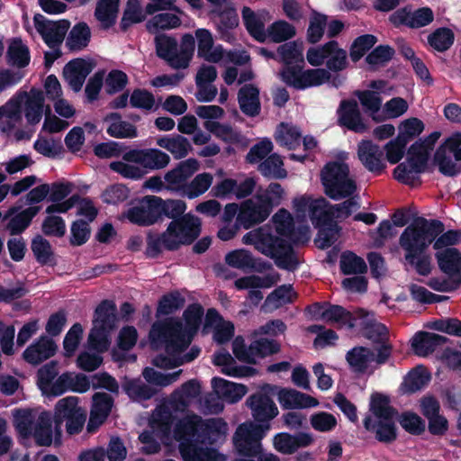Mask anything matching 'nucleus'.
<instances>
[{"instance_id": "22", "label": "nucleus", "mask_w": 461, "mask_h": 461, "mask_svg": "<svg viewBox=\"0 0 461 461\" xmlns=\"http://www.w3.org/2000/svg\"><path fill=\"white\" fill-rule=\"evenodd\" d=\"M439 268L446 273L452 285H461V253L456 248H447L436 253Z\"/></svg>"}, {"instance_id": "18", "label": "nucleus", "mask_w": 461, "mask_h": 461, "mask_svg": "<svg viewBox=\"0 0 461 461\" xmlns=\"http://www.w3.org/2000/svg\"><path fill=\"white\" fill-rule=\"evenodd\" d=\"M200 164L195 158H188L179 162L174 168L165 174L166 189L183 191L186 181L199 169Z\"/></svg>"}, {"instance_id": "52", "label": "nucleus", "mask_w": 461, "mask_h": 461, "mask_svg": "<svg viewBox=\"0 0 461 461\" xmlns=\"http://www.w3.org/2000/svg\"><path fill=\"white\" fill-rule=\"evenodd\" d=\"M295 290H273L266 298L261 309L264 312L273 311L293 302L296 297Z\"/></svg>"}, {"instance_id": "47", "label": "nucleus", "mask_w": 461, "mask_h": 461, "mask_svg": "<svg viewBox=\"0 0 461 461\" xmlns=\"http://www.w3.org/2000/svg\"><path fill=\"white\" fill-rule=\"evenodd\" d=\"M123 391L133 401L151 399L158 391L140 379H129L122 384Z\"/></svg>"}, {"instance_id": "28", "label": "nucleus", "mask_w": 461, "mask_h": 461, "mask_svg": "<svg viewBox=\"0 0 461 461\" xmlns=\"http://www.w3.org/2000/svg\"><path fill=\"white\" fill-rule=\"evenodd\" d=\"M203 419L198 415H193L180 420L175 427L174 436L180 443L200 442V434Z\"/></svg>"}, {"instance_id": "35", "label": "nucleus", "mask_w": 461, "mask_h": 461, "mask_svg": "<svg viewBox=\"0 0 461 461\" xmlns=\"http://www.w3.org/2000/svg\"><path fill=\"white\" fill-rule=\"evenodd\" d=\"M22 122V111L14 97L0 106V131L9 136Z\"/></svg>"}, {"instance_id": "3", "label": "nucleus", "mask_w": 461, "mask_h": 461, "mask_svg": "<svg viewBox=\"0 0 461 461\" xmlns=\"http://www.w3.org/2000/svg\"><path fill=\"white\" fill-rule=\"evenodd\" d=\"M122 161H113L109 167L125 178L140 179L147 172L160 170L170 163V157L158 149H134L122 155Z\"/></svg>"}, {"instance_id": "16", "label": "nucleus", "mask_w": 461, "mask_h": 461, "mask_svg": "<svg viewBox=\"0 0 461 461\" xmlns=\"http://www.w3.org/2000/svg\"><path fill=\"white\" fill-rule=\"evenodd\" d=\"M389 20L395 26L405 25L411 29H419L431 23L434 14L429 7H421L415 11L404 7L393 13Z\"/></svg>"}, {"instance_id": "19", "label": "nucleus", "mask_w": 461, "mask_h": 461, "mask_svg": "<svg viewBox=\"0 0 461 461\" xmlns=\"http://www.w3.org/2000/svg\"><path fill=\"white\" fill-rule=\"evenodd\" d=\"M58 350V346L53 339L41 335L32 343L23 353V359L34 366L53 357Z\"/></svg>"}, {"instance_id": "17", "label": "nucleus", "mask_w": 461, "mask_h": 461, "mask_svg": "<svg viewBox=\"0 0 461 461\" xmlns=\"http://www.w3.org/2000/svg\"><path fill=\"white\" fill-rule=\"evenodd\" d=\"M158 196H145L137 205L129 209L126 217L134 224L149 226L160 219Z\"/></svg>"}, {"instance_id": "38", "label": "nucleus", "mask_w": 461, "mask_h": 461, "mask_svg": "<svg viewBox=\"0 0 461 461\" xmlns=\"http://www.w3.org/2000/svg\"><path fill=\"white\" fill-rule=\"evenodd\" d=\"M179 452L184 461H218L217 450L203 447L200 442L180 443Z\"/></svg>"}, {"instance_id": "12", "label": "nucleus", "mask_w": 461, "mask_h": 461, "mask_svg": "<svg viewBox=\"0 0 461 461\" xmlns=\"http://www.w3.org/2000/svg\"><path fill=\"white\" fill-rule=\"evenodd\" d=\"M371 341H379L387 332L384 324L377 321L375 313L364 308H356L349 312V323L346 327Z\"/></svg>"}, {"instance_id": "62", "label": "nucleus", "mask_w": 461, "mask_h": 461, "mask_svg": "<svg viewBox=\"0 0 461 461\" xmlns=\"http://www.w3.org/2000/svg\"><path fill=\"white\" fill-rule=\"evenodd\" d=\"M339 267L341 271L346 275L363 274L367 268L364 259L350 251H346L341 254Z\"/></svg>"}, {"instance_id": "4", "label": "nucleus", "mask_w": 461, "mask_h": 461, "mask_svg": "<svg viewBox=\"0 0 461 461\" xmlns=\"http://www.w3.org/2000/svg\"><path fill=\"white\" fill-rule=\"evenodd\" d=\"M246 245H253L263 255L275 260L277 267L294 270L298 260L292 247L283 239L276 237L264 228H258L246 233L242 238Z\"/></svg>"}, {"instance_id": "13", "label": "nucleus", "mask_w": 461, "mask_h": 461, "mask_svg": "<svg viewBox=\"0 0 461 461\" xmlns=\"http://www.w3.org/2000/svg\"><path fill=\"white\" fill-rule=\"evenodd\" d=\"M267 431L260 426L240 424L233 436V444L240 456L256 457L261 453L260 440L265 437Z\"/></svg>"}, {"instance_id": "29", "label": "nucleus", "mask_w": 461, "mask_h": 461, "mask_svg": "<svg viewBox=\"0 0 461 461\" xmlns=\"http://www.w3.org/2000/svg\"><path fill=\"white\" fill-rule=\"evenodd\" d=\"M447 338L428 331H418L411 339V348L415 355L427 357L433 353L437 347L447 342Z\"/></svg>"}, {"instance_id": "56", "label": "nucleus", "mask_w": 461, "mask_h": 461, "mask_svg": "<svg viewBox=\"0 0 461 461\" xmlns=\"http://www.w3.org/2000/svg\"><path fill=\"white\" fill-rule=\"evenodd\" d=\"M213 176L210 173H201L185 186L184 195L189 199L196 198L203 194L212 185Z\"/></svg>"}, {"instance_id": "25", "label": "nucleus", "mask_w": 461, "mask_h": 461, "mask_svg": "<svg viewBox=\"0 0 461 461\" xmlns=\"http://www.w3.org/2000/svg\"><path fill=\"white\" fill-rule=\"evenodd\" d=\"M39 211L40 206H31L20 212H17V208L11 207L3 218L4 221H8L5 230L12 236H18L29 227Z\"/></svg>"}, {"instance_id": "61", "label": "nucleus", "mask_w": 461, "mask_h": 461, "mask_svg": "<svg viewBox=\"0 0 461 461\" xmlns=\"http://www.w3.org/2000/svg\"><path fill=\"white\" fill-rule=\"evenodd\" d=\"M158 204L160 217L165 215L166 217L172 219V221L177 220L185 214L186 210V203L185 201L180 199H167L163 200L158 197Z\"/></svg>"}, {"instance_id": "20", "label": "nucleus", "mask_w": 461, "mask_h": 461, "mask_svg": "<svg viewBox=\"0 0 461 461\" xmlns=\"http://www.w3.org/2000/svg\"><path fill=\"white\" fill-rule=\"evenodd\" d=\"M394 418L387 420L373 419L371 415H366L363 420L364 428L375 434V438L383 444H392L397 438V427L394 423Z\"/></svg>"}, {"instance_id": "26", "label": "nucleus", "mask_w": 461, "mask_h": 461, "mask_svg": "<svg viewBox=\"0 0 461 461\" xmlns=\"http://www.w3.org/2000/svg\"><path fill=\"white\" fill-rule=\"evenodd\" d=\"M197 41V56L207 62L218 63L224 57L221 45L214 46L212 33L206 29H197L194 32Z\"/></svg>"}, {"instance_id": "42", "label": "nucleus", "mask_w": 461, "mask_h": 461, "mask_svg": "<svg viewBox=\"0 0 461 461\" xmlns=\"http://www.w3.org/2000/svg\"><path fill=\"white\" fill-rule=\"evenodd\" d=\"M310 218L316 226L326 225L333 221L335 218L334 206L330 204L325 198L312 201Z\"/></svg>"}, {"instance_id": "41", "label": "nucleus", "mask_w": 461, "mask_h": 461, "mask_svg": "<svg viewBox=\"0 0 461 461\" xmlns=\"http://www.w3.org/2000/svg\"><path fill=\"white\" fill-rule=\"evenodd\" d=\"M157 144L169 151L176 159L186 157L192 149L189 140L182 135L159 138Z\"/></svg>"}, {"instance_id": "23", "label": "nucleus", "mask_w": 461, "mask_h": 461, "mask_svg": "<svg viewBox=\"0 0 461 461\" xmlns=\"http://www.w3.org/2000/svg\"><path fill=\"white\" fill-rule=\"evenodd\" d=\"M269 206L262 201L249 199L245 201L238 215L239 221L244 228L249 229L255 224L264 221L271 213Z\"/></svg>"}, {"instance_id": "10", "label": "nucleus", "mask_w": 461, "mask_h": 461, "mask_svg": "<svg viewBox=\"0 0 461 461\" xmlns=\"http://www.w3.org/2000/svg\"><path fill=\"white\" fill-rule=\"evenodd\" d=\"M325 194L331 199L339 200L351 196L357 190L354 178L349 174L348 166L342 162H330L321 172Z\"/></svg>"}, {"instance_id": "33", "label": "nucleus", "mask_w": 461, "mask_h": 461, "mask_svg": "<svg viewBox=\"0 0 461 461\" xmlns=\"http://www.w3.org/2000/svg\"><path fill=\"white\" fill-rule=\"evenodd\" d=\"M92 68L84 59H75L70 61L64 68V77L75 92L81 90L82 86L90 74Z\"/></svg>"}, {"instance_id": "40", "label": "nucleus", "mask_w": 461, "mask_h": 461, "mask_svg": "<svg viewBox=\"0 0 461 461\" xmlns=\"http://www.w3.org/2000/svg\"><path fill=\"white\" fill-rule=\"evenodd\" d=\"M109 122L107 133L117 139H132L137 137V129L131 123L122 121L121 115L117 113H112L105 117Z\"/></svg>"}, {"instance_id": "48", "label": "nucleus", "mask_w": 461, "mask_h": 461, "mask_svg": "<svg viewBox=\"0 0 461 461\" xmlns=\"http://www.w3.org/2000/svg\"><path fill=\"white\" fill-rule=\"evenodd\" d=\"M279 275L271 270L267 274L260 276H249L236 280L237 288H269L276 285Z\"/></svg>"}, {"instance_id": "53", "label": "nucleus", "mask_w": 461, "mask_h": 461, "mask_svg": "<svg viewBox=\"0 0 461 461\" xmlns=\"http://www.w3.org/2000/svg\"><path fill=\"white\" fill-rule=\"evenodd\" d=\"M258 170L263 176L270 178L282 179L287 176L283 160L277 154L268 156L258 165Z\"/></svg>"}, {"instance_id": "59", "label": "nucleus", "mask_w": 461, "mask_h": 461, "mask_svg": "<svg viewBox=\"0 0 461 461\" xmlns=\"http://www.w3.org/2000/svg\"><path fill=\"white\" fill-rule=\"evenodd\" d=\"M145 14L139 0H129L121 20L120 27L125 32L134 23L142 22Z\"/></svg>"}, {"instance_id": "31", "label": "nucleus", "mask_w": 461, "mask_h": 461, "mask_svg": "<svg viewBox=\"0 0 461 461\" xmlns=\"http://www.w3.org/2000/svg\"><path fill=\"white\" fill-rule=\"evenodd\" d=\"M200 429V443L212 446L224 438L228 425L221 418H212L203 420Z\"/></svg>"}, {"instance_id": "37", "label": "nucleus", "mask_w": 461, "mask_h": 461, "mask_svg": "<svg viewBox=\"0 0 461 461\" xmlns=\"http://www.w3.org/2000/svg\"><path fill=\"white\" fill-rule=\"evenodd\" d=\"M52 415L49 411H42L32 429V437L39 447H50L53 441Z\"/></svg>"}, {"instance_id": "64", "label": "nucleus", "mask_w": 461, "mask_h": 461, "mask_svg": "<svg viewBox=\"0 0 461 461\" xmlns=\"http://www.w3.org/2000/svg\"><path fill=\"white\" fill-rule=\"evenodd\" d=\"M399 423L406 432L414 436L421 435L426 429L425 420L413 411H403Z\"/></svg>"}, {"instance_id": "55", "label": "nucleus", "mask_w": 461, "mask_h": 461, "mask_svg": "<svg viewBox=\"0 0 461 461\" xmlns=\"http://www.w3.org/2000/svg\"><path fill=\"white\" fill-rule=\"evenodd\" d=\"M276 230L282 236L289 237L294 242H298L301 239L295 236L294 232V219L291 213L285 209H280L272 218Z\"/></svg>"}, {"instance_id": "24", "label": "nucleus", "mask_w": 461, "mask_h": 461, "mask_svg": "<svg viewBox=\"0 0 461 461\" xmlns=\"http://www.w3.org/2000/svg\"><path fill=\"white\" fill-rule=\"evenodd\" d=\"M312 442V436L306 432H299L295 435H291L287 432H280L275 435L273 439L276 450L285 455L294 454L299 448L306 447Z\"/></svg>"}, {"instance_id": "1", "label": "nucleus", "mask_w": 461, "mask_h": 461, "mask_svg": "<svg viewBox=\"0 0 461 461\" xmlns=\"http://www.w3.org/2000/svg\"><path fill=\"white\" fill-rule=\"evenodd\" d=\"M201 230V219L192 213H185L171 221L161 234L148 235L147 253L154 258L163 249L176 250L183 245H189L199 237Z\"/></svg>"}, {"instance_id": "63", "label": "nucleus", "mask_w": 461, "mask_h": 461, "mask_svg": "<svg viewBox=\"0 0 461 461\" xmlns=\"http://www.w3.org/2000/svg\"><path fill=\"white\" fill-rule=\"evenodd\" d=\"M321 229L314 240L316 246L321 249H325L332 246L339 237V227L334 221L326 225H320Z\"/></svg>"}, {"instance_id": "39", "label": "nucleus", "mask_w": 461, "mask_h": 461, "mask_svg": "<svg viewBox=\"0 0 461 461\" xmlns=\"http://www.w3.org/2000/svg\"><path fill=\"white\" fill-rule=\"evenodd\" d=\"M119 11V0H98L95 17L104 30L111 28L116 22Z\"/></svg>"}, {"instance_id": "8", "label": "nucleus", "mask_w": 461, "mask_h": 461, "mask_svg": "<svg viewBox=\"0 0 461 461\" xmlns=\"http://www.w3.org/2000/svg\"><path fill=\"white\" fill-rule=\"evenodd\" d=\"M116 305L113 301L104 300L95 308L93 327L88 336L91 348L103 353L111 345V333L117 328Z\"/></svg>"}, {"instance_id": "21", "label": "nucleus", "mask_w": 461, "mask_h": 461, "mask_svg": "<svg viewBox=\"0 0 461 461\" xmlns=\"http://www.w3.org/2000/svg\"><path fill=\"white\" fill-rule=\"evenodd\" d=\"M338 113L339 123L348 130L357 133H362L368 130V126L364 122L358 104L355 100L342 101Z\"/></svg>"}, {"instance_id": "2", "label": "nucleus", "mask_w": 461, "mask_h": 461, "mask_svg": "<svg viewBox=\"0 0 461 461\" xmlns=\"http://www.w3.org/2000/svg\"><path fill=\"white\" fill-rule=\"evenodd\" d=\"M325 68H311L300 70L296 68H286L281 72L282 80L295 89H305L319 86L330 81V71L339 72L348 66L347 51L339 48L335 41H330Z\"/></svg>"}, {"instance_id": "49", "label": "nucleus", "mask_w": 461, "mask_h": 461, "mask_svg": "<svg viewBox=\"0 0 461 461\" xmlns=\"http://www.w3.org/2000/svg\"><path fill=\"white\" fill-rule=\"evenodd\" d=\"M90 38L89 26L86 23H79L69 32L66 45L70 50H80L88 45Z\"/></svg>"}, {"instance_id": "51", "label": "nucleus", "mask_w": 461, "mask_h": 461, "mask_svg": "<svg viewBox=\"0 0 461 461\" xmlns=\"http://www.w3.org/2000/svg\"><path fill=\"white\" fill-rule=\"evenodd\" d=\"M430 380V375L420 366L409 372L402 383L403 390L407 393H414L421 390Z\"/></svg>"}, {"instance_id": "57", "label": "nucleus", "mask_w": 461, "mask_h": 461, "mask_svg": "<svg viewBox=\"0 0 461 461\" xmlns=\"http://www.w3.org/2000/svg\"><path fill=\"white\" fill-rule=\"evenodd\" d=\"M242 18L249 32L258 41H263L266 39V32L261 17L249 7L244 6Z\"/></svg>"}, {"instance_id": "27", "label": "nucleus", "mask_w": 461, "mask_h": 461, "mask_svg": "<svg viewBox=\"0 0 461 461\" xmlns=\"http://www.w3.org/2000/svg\"><path fill=\"white\" fill-rule=\"evenodd\" d=\"M357 156L362 164L371 172L381 173L385 167L383 150L371 140L359 142Z\"/></svg>"}, {"instance_id": "54", "label": "nucleus", "mask_w": 461, "mask_h": 461, "mask_svg": "<svg viewBox=\"0 0 461 461\" xmlns=\"http://www.w3.org/2000/svg\"><path fill=\"white\" fill-rule=\"evenodd\" d=\"M449 153L446 149V146H439L434 155V163L438 166V170L445 176H454L460 171V167L456 163Z\"/></svg>"}, {"instance_id": "50", "label": "nucleus", "mask_w": 461, "mask_h": 461, "mask_svg": "<svg viewBox=\"0 0 461 461\" xmlns=\"http://www.w3.org/2000/svg\"><path fill=\"white\" fill-rule=\"evenodd\" d=\"M7 62L9 65L23 68L30 62V52L26 45L19 39L11 41L7 50Z\"/></svg>"}, {"instance_id": "11", "label": "nucleus", "mask_w": 461, "mask_h": 461, "mask_svg": "<svg viewBox=\"0 0 461 461\" xmlns=\"http://www.w3.org/2000/svg\"><path fill=\"white\" fill-rule=\"evenodd\" d=\"M272 391V386L267 384L259 391L249 395L246 400V404L251 411V415L255 420L254 426H260L266 431L270 429V421L279 413L278 408L271 396Z\"/></svg>"}, {"instance_id": "45", "label": "nucleus", "mask_w": 461, "mask_h": 461, "mask_svg": "<svg viewBox=\"0 0 461 461\" xmlns=\"http://www.w3.org/2000/svg\"><path fill=\"white\" fill-rule=\"evenodd\" d=\"M225 263L230 267L237 269H257L259 267L250 251L247 249H235L225 255Z\"/></svg>"}, {"instance_id": "7", "label": "nucleus", "mask_w": 461, "mask_h": 461, "mask_svg": "<svg viewBox=\"0 0 461 461\" xmlns=\"http://www.w3.org/2000/svg\"><path fill=\"white\" fill-rule=\"evenodd\" d=\"M149 336L154 348L164 347L167 354L171 356L184 352L192 341V337L184 330L182 323L173 319L153 323Z\"/></svg>"}, {"instance_id": "34", "label": "nucleus", "mask_w": 461, "mask_h": 461, "mask_svg": "<svg viewBox=\"0 0 461 461\" xmlns=\"http://www.w3.org/2000/svg\"><path fill=\"white\" fill-rule=\"evenodd\" d=\"M238 102L244 114L250 117L259 114L261 110L259 90L254 85H245L239 90Z\"/></svg>"}, {"instance_id": "30", "label": "nucleus", "mask_w": 461, "mask_h": 461, "mask_svg": "<svg viewBox=\"0 0 461 461\" xmlns=\"http://www.w3.org/2000/svg\"><path fill=\"white\" fill-rule=\"evenodd\" d=\"M82 407L78 406V399L75 396H68L60 399L55 405L52 420L55 425L56 441L61 436V426L63 422L68 420Z\"/></svg>"}, {"instance_id": "5", "label": "nucleus", "mask_w": 461, "mask_h": 461, "mask_svg": "<svg viewBox=\"0 0 461 461\" xmlns=\"http://www.w3.org/2000/svg\"><path fill=\"white\" fill-rule=\"evenodd\" d=\"M443 230L444 226L438 221H429L423 218L416 219L399 238V244L405 251V260L413 262L418 256L423 254Z\"/></svg>"}, {"instance_id": "15", "label": "nucleus", "mask_w": 461, "mask_h": 461, "mask_svg": "<svg viewBox=\"0 0 461 461\" xmlns=\"http://www.w3.org/2000/svg\"><path fill=\"white\" fill-rule=\"evenodd\" d=\"M34 22L37 32L41 35L45 43L51 49L58 48L61 45L70 26V23L67 20L52 22L43 20L41 15H36Z\"/></svg>"}, {"instance_id": "58", "label": "nucleus", "mask_w": 461, "mask_h": 461, "mask_svg": "<svg viewBox=\"0 0 461 461\" xmlns=\"http://www.w3.org/2000/svg\"><path fill=\"white\" fill-rule=\"evenodd\" d=\"M302 134L297 127L288 124L281 123L276 133V141L289 149H294L301 142Z\"/></svg>"}, {"instance_id": "6", "label": "nucleus", "mask_w": 461, "mask_h": 461, "mask_svg": "<svg viewBox=\"0 0 461 461\" xmlns=\"http://www.w3.org/2000/svg\"><path fill=\"white\" fill-rule=\"evenodd\" d=\"M439 136V132L434 131L426 139L412 144L409 149L406 161L395 167L394 178L411 186L420 185V174L425 171L429 152L433 149Z\"/></svg>"}, {"instance_id": "9", "label": "nucleus", "mask_w": 461, "mask_h": 461, "mask_svg": "<svg viewBox=\"0 0 461 461\" xmlns=\"http://www.w3.org/2000/svg\"><path fill=\"white\" fill-rule=\"evenodd\" d=\"M155 43L158 56L166 60L172 68L185 69L189 67L194 52V36L185 34L178 45L174 38L158 35Z\"/></svg>"}, {"instance_id": "46", "label": "nucleus", "mask_w": 461, "mask_h": 461, "mask_svg": "<svg viewBox=\"0 0 461 461\" xmlns=\"http://www.w3.org/2000/svg\"><path fill=\"white\" fill-rule=\"evenodd\" d=\"M370 411L375 419L387 420L394 418L397 411L390 405V398L381 393H373L370 398Z\"/></svg>"}, {"instance_id": "36", "label": "nucleus", "mask_w": 461, "mask_h": 461, "mask_svg": "<svg viewBox=\"0 0 461 461\" xmlns=\"http://www.w3.org/2000/svg\"><path fill=\"white\" fill-rule=\"evenodd\" d=\"M375 353L366 347H354L346 354V360L350 369L356 374H365L369 364L374 361Z\"/></svg>"}, {"instance_id": "43", "label": "nucleus", "mask_w": 461, "mask_h": 461, "mask_svg": "<svg viewBox=\"0 0 461 461\" xmlns=\"http://www.w3.org/2000/svg\"><path fill=\"white\" fill-rule=\"evenodd\" d=\"M31 248L39 264L42 266H53L56 264L52 247L42 236H35L32 240Z\"/></svg>"}, {"instance_id": "14", "label": "nucleus", "mask_w": 461, "mask_h": 461, "mask_svg": "<svg viewBox=\"0 0 461 461\" xmlns=\"http://www.w3.org/2000/svg\"><path fill=\"white\" fill-rule=\"evenodd\" d=\"M18 102V108L23 111L29 125L38 124L43 116H46L47 105L43 92L32 88L29 92H21L14 96Z\"/></svg>"}, {"instance_id": "32", "label": "nucleus", "mask_w": 461, "mask_h": 461, "mask_svg": "<svg viewBox=\"0 0 461 461\" xmlns=\"http://www.w3.org/2000/svg\"><path fill=\"white\" fill-rule=\"evenodd\" d=\"M278 400L285 409H303L319 405L316 398L294 389H281Z\"/></svg>"}, {"instance_id": "44", "label": "nucleus", "mask_w": 461, "mask_h": 461, "mask_svg": "<svg viewBox=\"0 0 461 461\" xmlns=\"http://www.w3.org/2000/svg\"><path fill=\"white\" fill-rule=\"evenodd\" d=\"M203 127L217 138L230 144H241L244 141L243 136L228 124L218 122L206 121Z\"/></svg>"}, {"instance_id": "60", "label": "nucleus", "mask_w": 461, "mask_h": 461, "mask_svg": "<svg viewBox=\"0 0 461 461\" xmlns=\"http://www.w3.org/2000/svg\"><path fill=\"white\" fill-rule=\"evenodd\" d=\"M15 429L19 435L23 438L32 437L34 415L30 409H17L14 411Z\"/></svg>"}]
</instances>
